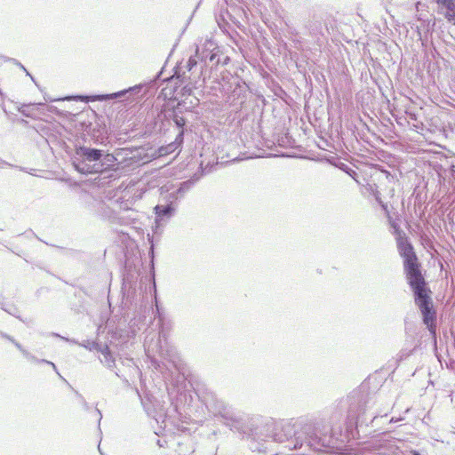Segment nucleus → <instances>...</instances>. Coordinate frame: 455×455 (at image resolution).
<instances>
[{"label": "nucleus", "mask_w": 455, "mask_h": 455, "mask_svg": "<svg viewBox=\"0 0 455 455\" xmlns=\"http://www.w3.org/2000/svg\"><path fill=\"white\" fill-rule=\"evenodd\" d=\"M196 64V60L193 58H190L188 62V68L191 69Z\"/></svg>", "instance_id": "obj_10"}, {"label": "nucleus", "mask_w": 455, "mask_h": 455, "mask_svg": "<svg viewBox=\"0 0 455 455\" xmlns=\"http://www.w3.org/2000/svg\"><path fill=\"white\" fill-rule=\"evenodd\" d=\"M76 155L83 158L79 163L94 162V164L100 162L102 157V151L96 148H90L81 147L76 150Z\"/></svg>", "instance_id": "obj_4"}, {"label": "nucleus", "mask_w": 455, "mask_h": 455, "mask_svg": "<svg viewBox=\"0 0 455 455\" xmlns=\"http://www.w3.org/2000/svg\"><path fill=\"white\" fill-rule=\"evenodd\" d=\"M267 427L272 432L274 441L283 443L294 438V449L301 448L304 442L309 447H314L317 443L315 427L303 420L271 422Z\"/></svg>", "instance_id": "obj_2"}, {"label": "nucleus", "mask_w": 455, "mask_h": 455, "mask_svg": "<svg viewBox=\"0 0 455 455\" xmlns=\"http://www.w3.org/2000/svg\"><path fill=\"white\" fill-rule=\"evenodd\" d=\"M213 58H214V55H213V54H212V55L210 56V58H209V59H210V60H213Z\"/></svg>", "instance_id": "obj_12"}, {"label": "nucleus", "mask_w": 455, "mask_h": 455, "mask_svg": "<svg viewBox=\"0 0 455 455\" xmlns=\"http://www.w3.org/2000/svg\"><path fill=\"white\" fill-rule=\"evenodd\" d=\"M155 212H156V214L159 217V216H171L172 212H173V208L171 206V205H156L155 207Z\"/></svg>", "instance_id": "obj_7"}, {"label": "nucleus", "mask_w": 455, "mask_h": 455, "mask_svg": "<svg viewBox=\"0 0 455 455\" xmlns=\"http://www.w3.org/2000/svg\"><path fill=\"white\" fill-rule=\"evenodd\" d=\"M100 352V362L108 367H113L115 365V360L111 355V352L108 346L99 347L98 349Z\"/></svg>", "instance_id": "obj_6"}, {"label": "nucleus", "mask_w": 455, "mask_h": 455, "mask_svg": "<svg viewBox=\"0 0 455 455\" xmlns=\"http://www.w3.org/2000/svg\"><path fill=\"white\" fill-rule=\"evenodd\" d=\"M196 56H197L198 58H200L201 60H204V58H205V59L207 58V56H201V55L199 54V50H198V49L196 50Z\"/></svg>", "instance_id": "obj_11"}, {"label": "nucleus", "mask_w": 455, "mask_h": 455, "mask_svg": "<svg viewBox=\"0 0 455 455\" xmlns=\"http://www.w3.org/2000/svg\"><path fill=\"white\" fill-rule=\"evenodd\" d=\"M438 12L443 14L445 19L455 25V2L454 0H442L436 3Z\"/></svg>", "instance_id": "obj_5"}, {"label": "nucleus", "mask_w": 455, "mask_h": 455, "mask_svg": "<svg viewBox=\"0 0 455 455\" xmlns=\"http://www.w3.org/2000/svg\"><path fill=\"white\" fill-rule=\"evenodd\" d=\"M174 121L179 127H183L186 124L185 119L181 116H175Z\"/></svg>", "instance_id": "obj_9"}, {"label": "nucleus", "mask_w": 455, "mask_h": 455, "mask_svg": "<svg viewBox=\"0 0 455 455\" xmlns=\"http://www.w3.org/2000/svg\"><path fill=\"white\" fill-rule=\"evenodd\" d=\"M112 154L102 155L100 162L90 164L83 163L75 164L76 170L83 174L100 173L112 166L116 161Z\"/></svg>", "instance_id": "obj_3"}, {"label": "nucleus", "mask_w": 455, "mask_h": 455, "mask_svg": "<svg viewBox=\"0 0 455 455\" xmlns=\"http://www.w3.org/2000/svg\"><path fill=\"white\" fill-rule=\"evenodd\" d=\"M392 226L397 235V247L401 256L404 259V270L409 284L414 291L416 304L421 311L425 324L432 331L435 313L432 307L431 298L428 295L425 280L419 268L417 258L412 246L407 242L397 225L393 223Z\"/></svg>", "instance_id": "obj_1"}, {"label": "nucleus", "mask_w": 455, "mask_h": 455, "mask_svg": "<svg viewBox=\"0 0 455 455\" xmlns=\"http://www.w3.org/2000/svg\"><path fill=\"white\" fill-rule=\"evenodd\" d=\"M412 455H419V453H417V452H414Z\"/></svg>", "instance_id": "obj_14"}, {"label": "nucleus", "mask_w": 455, "mask_h": 455, "mask_svg": "<svg viewBox=\"0 0 455 455\" xmlns=\"http://www.w3.org/2000/svg\"><path fill=\"white\" fill-rule=\"evenodd\" d=\"M128 91L124 90V91H121L119 92L112 93V94L100 95V96L94 97V99L100 100L116 99V98L123 96Z\"/></svg>", "instance_id": "obj_8"}, {"label": "nucleus", "mask_w": 455, "mask_h": 455, "mask_svg": "<svg viewBox=\"0 0 455 455\" xmlns=\"http://www.w3.org/2000/svg\"><path fill=\"white\" fill-rule=\"evenodd\" d=\"M51 363V365L53 367V369H56V367H55V364H54V363Z\"/></svg>", "instance_id": "obj_13"}]
</instances>
